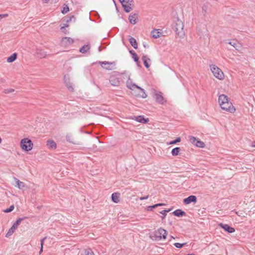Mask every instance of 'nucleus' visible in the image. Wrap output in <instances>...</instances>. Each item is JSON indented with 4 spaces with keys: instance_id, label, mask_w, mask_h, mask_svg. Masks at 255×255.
Masks as SVG:
<instances>
[{
    "instance_id": "4be33fe9",
    "label": "nucleus",
    "mask_w": 255,
    "mask_h": 255,
    "mask_svg": "<svg viewBox=\"0 0 255 255\" xmlns=\"http://www.w3.org/2000/svg\"><path fill=\"white\" fill-rule=\"evenodd\" d=\"M142 60L143 62V64L146 68L149 67V64L148 62H150V59L145 55H143L142 57Z\"/></svg>"
},
{
    "instance_id": "f3484780",
    "label": "nucleus",
    "mask_w": 255,
    "mask_h": 255,
    "mask_svg": "<svg viewBox=\"0 0 255 255\" xmlns=\"http://www.w3.org/2000/svg\"><path fill=\"white\" fill-rule=\"evenodd\" d=\"M14 179L16 183L15 186L17 187L19 189L22 190L26 187L25 184L24 182L20 181L19 179L15 177L14 178Z\"/></svg>"
},
{
    "instance_id": "ddd939ff",
    "label": "nucleus",
    "mask_w": 255,
    "mask_h": 255,
    "mask_svg": "<svg viewBox=\"0 0 255 255\" xmlns=\"http://www.w3.org/2000/svg\"><path fill=\"white\" fill-rule=\"evenodd\" d=\"M197 202V197L194 195H190L184 199V203L185 204H189L191 202L196 203Z\"/></svg>"
},
{
    "instance_id": "6ab92c4d",
    "label": "nucleus",
    "mask_w": 255,
    "mask_h": 255,
    "mask_svg": "<svg viewBox=\"0 0 255 255\" xmlns=\"http://www.w3.org/2000/svg\"><path fill=\"white\" fill-rule=\"evenodd\" d=\"M128 40H129V42L130 44L132 45V46L134 48L137 49V43L136 39L134 38L129 36Z\"/></svg>"
},
{
    "instance_id": "20e7f679",
    "label": "nucleus",
    "mask_w": 255,
    "mask_h": 255,
    "mask_svg": "<svg viewBox=\"0 0 255 255\" xmlns=\"http://www.w3.org/2000/svg\"><path fill=\"white\" fill-rule=\"evenodd\" d=\"M210 68L214 76L219 80H223L224 78V74L223 71L216 65L211 64Z\"/></svg>"
},
{
    "instance_id": "bb28decb",
    "label": "nucleus",
    "mask_w": 255,
    "mask_h": 255,
    "mask_svg": "<svg viewBox=\"0 0 255 255\" xmlns=\"http://www.w3.org/2000/svg\"><path fill=\"white\" fill-rule=\"evenodd\" d=\"M47 145L48 148L51 149H55L56 148V144L53 140H48L47 142Z\"/></svg>"
},
{
    "instance_id": "49530a36",
    "label": "nucleus",
    "mask_w": 255,
    "mask_h": 255,
    "mask_svg": "<svg viewBox=\"0 0 255 255\" xmlns=\"http://www.w3.org/2000/svg\"><path fill=\"white\" fill-rule=\"evenodd\" d=\"M50 0H42V2L44 3H47Z\"/></svg>"
},
{
    "instance_id": "603ef678",
    "label": "nucleus",
    "mask_w": 255,
    "mask_h": 255,
    "mask_svg": "<svg viewBox=\"0 0 255 255\" xmlns=\"http://www.w3.org/2000/svg\"><path fill=\"white\" fill-rule=\"evenodd\" d=\"M171 239H175V238L173 236H171Z\"/></svg>"
},
{
    "instance_id": "58836bf2",
    "label": "nucleus",
    "mask_w": 255,
    "mask_h": 255,
    "mask_svg": "<svg viewBox=\"0 0 255 255\" xmlns=\"http://www.w3.org/2000/svg\"><path fill=\"white\" fill-rule=\"evenodd\" d=\"M13 209H14V206L11 205L10 206V207L9 208H7V209L4 210V212L5 213H9V212H11Z\"/></svg>"
},
{
    "instance_id": "de8ad7c7",
    "label": "nucleus",
    "mask_w": 255,
    "mask_h": 255,
    "mask_svg": "<svg viewBox=\"0 0 255 255\" xmlns=\"http://www.w3.org/2000/svg\"><path fill=\"white\" fill-rule=\"evenodd\" d=\"M4 80L3 78H0V84L4 82Z\"/></svg>"
},
{
    "instance_id": "0eeeda50",
    "label": "nucleus",
    "mask_w": 255,
    "mask_h": 255,
    "mask_svg": "<svg viewBox=\"0 0 255 255\" xmlns=\"http://www.w3.org/2000/svg\"><path fill=\"white\" fill-rule=\"evenodd\" d=\"M121 3L125 11L126 12H129L132 10L131 3L133 2V0H119Z\"/></svg>"
},
{
    "instance_id": "a878e982",
    "label": "nucleus",
    "mask_w": 255,
    "mask_h": 255,
    "mask_svg": "<svg viewBox=\"0 0 255 255\" xmlns=\"http://www.w3.org/2000/svg\"><path fill=\"white\" fill-rule=\"evenodd\" d=\"M152 36L154 38H158L160 37L161 33L158 29H154L151 31Z\"/></svg>"
},
{
    "instance_id": "f704fd0d",
    "label": "nucleus",
    "mask_w": 255,
    "mask_h": 255,
    "mask_svg": "<svg viewBox=\"0 0 255 255\" xmlns=\"http://www.w3.org/2000/svg\"><path fill=\"white\" fill-rule=\"evenodd\" d=\"M85 255H95L91 249H86L85 251Z\"/></svg>"
},
{
    "instance_id": "09e8293b",
    "label": "nucleus",
    "mask_w": 255,
    "mask_h": 255,
    "mask_svg": "<svg viewBox=\"0 0 255 255\" xmlns=\"http://www.w3.org/2000/svg\"><path fill=\"white\" fill-rule=\"evenodd\" d=\"M42 252H43V247H40L39 254H40Z\"/></svg>"
},
{
    "instance_id": "a18cd8bd",
    "label": "nucleus",
    "mask_w": 255,
    "mask_h": 255,
    "mask_svg": "<svg viewBox=\"0 0 255 255\" xmlns=\"http://www.w3.org/2000/svg\"><path fill=\"white\" fill-rule=\"evenodd\" d=\"M0 15L1 16V18H2L7 17L8 16V14H0Z\"/></svg>"
},
{
    "instance_id": "e433bc0d",
    "label": "nucleus",
    "mask_w": 255,
    "mask_h": 255,
    "mask_svg": "<svg viewBox=\"0 0 255 255\" xmlns=\"http://www.w3.org/2000/svg\"><path fill=\"white\" fill-rule=\"evenodd\" d=\"M169 211V210H162V211L160 212V213L163 215V216L162 217V219L165 218V217L167 215V213Z\"/></svg>"
},
{
    "instance_id": "3c124183",
    "label": "nucleus",
    "mask_w": 255,
    "mask_h": 255,
    "mask_svg": "<svg viewBox=\"0 0 255 255\" xmlns=\"http://www.w3.org/2000/svg\"><path fill=\"white\" fill-rule=\"evenodd\" d=\"M252 146L255 147V141L253 142L252 143Z\"/></svg>"
},
{
    "instance_id": "7c9ffc66",
    "label": "nucleus",
    "mask_w": 255,
    "mask_h": 255,
    "mask_svg": "<svg viewBox=\"0 0 255 255\" xmlns=\"http://www.w3.org/2000/svg\"><path fill=\"white\" fill-rule=\"evenodd\" d=\"M195 145L199 147H204L205 145V143L203 142L198 140H197Z\"/></svg>"
},
{
    "instance_id": "2eb2a0df",
    "label": "nucleus",
    "mask_w": 255,
    "mask_h": 255,
    "mask_svg": "<svg viewBox=\"0 0 255 255\" xmlns=\"http://www.w3.org/2000/svg\"><path fill=\"white\" fill-rule=\"evenodd\" d=\"M64 81L68 90L70 91H73V88L72 87V83L70 82L69 77L65 75L64 77Z\"/></svg>"
},
{
    "instance_id": "dca6fc26",
    "label": "nucleus",
    "mask_w": 255,
    "mask_h": 255,
    "mask_svg": "<svg viewBox=\"0 0 255 255\" xmlns=\"http://www.w3.org/2000/svg\"><path fill=\"white\" fill-rule=\"evenodd\" d=\"M219 226L229 233H232L235 231V230L234 228L230 227L227 224H223L221 223Z\"/></svg>"
},
{
    "instance_id": "1a4fd4ad",
    "label": "nucleus",
    "mask_w": 255,
    "mask_h": 255,
    "mask_svg": "<svg viewBox=\"0 0 255 255\" xmlns=\"http://www.w3.org/2000/svg\"><path fill=\"white\" fill-rule=\"evenodd\" d=\"M152 93L156 102L162 105L166 102V101L163 98L162 94L161 92H157L155 90L153 89Z\"/></svg>"
},
{
    "instance_id": "6e6552de",
    "label": "nucleus",
    "mask_w": 255,
    "mask_h": 255,
    "mask_svg": "<svg viewBox=\"0 0 255 255\" xmlns=\"http://www.w3.org/2000/svg\"><path fill=\"white\" fill-rule=\"evenodd\" d=\"M119 73L114 72L111 75L109 78V81L111 85L113 86H119L120 85V81L118 77Z\"/></svg>"
},
{
    "instance_id": "f257e3e1",
    "label": "nucleus",
    "mask_w": 255,
    "mask_h": 255,
    "mask_svg": "<svg viewBox=\"0 0 255 255\" xmlns=\"http://www.w3.org/2000/svg\"><path fill=\"white\" fill-rule=\"evenodd\" d=\"M218 103L223 110L231 113H234L236 111V108L228 96L225 94H221L219 96Z\"/></svg>"
},
{
    "instance_id": "412c9836",
    "label": "nucleus",
    "mask_w": 255,
    "mask_h": 255,
    "mask_svg": "<svg viewBox=\"0 0 255 255\" xmlns=\"http://www.w3.org/2000/svg\"><path fill=\"white\" fill-rule=\"evenodd\" d=\"M120 194L117 192L114 193L112 195V200L116 203H118L119 201Z\"/></svg>"
},
{
    "instance_id": "f03ea898",
    "label": "nucleus",
    "mask_w": 255,
    "mask_h": 255,
    "mask_svg": "<svg viewBox=\"0 0 255 255\" xmlns=\"http://www.w3.org/2000/svg\"><path fill=\"white\" fill-rule=\"evenodd\" d=\"M174 30L179 37L183 38L184 37V24L178 18L175 21Z\"/></svg>"
},
{
    "instance_id": "393cba45",
    "label": "nucleus",
    "mask_w": 255,
    "mask_h": 255,
    "mask_svg": "<svg viewBox=\"0 0 255 255\" xmlns=\"http://www.w3.org/2000/svg\"><path fill=\"white\" fill-rule=\"evenodd\" d=\"M173 214L174 215L177 216V217L183 216H185L186 215L185 212L180 209H177V210H175L173 212Z\"/></svg>"
},
{
    "instance_id": "473e14b6",
    "label": "nucleus",
    "mask_w": 255,
    "mask_h": 255,
    "mask_svg": "<svg viewBox=\"0 0 255 255\" xmlns=\"http://www.w3.org/2000/svg\"><path fill=\"white\" fill-rule=\"evenodd\" d=\"M189 141H190V142H191L192 143L194 144L195 145V144L196 143V141H197V139L195 137L193 136H189Z\"/></svg>"
},
{
    "instance_id": "7ed1b4c3",
    "label": "nucleus",
    "mask_w": 255,
    "mask_h": 255,
    "mask_svg": "<svg viewBox=\"0 0 255 255\" xmlns=\"http://www.w3.org/2000/svg\"><path fill=\"white\" fill-rule=\"evenodd\" d=\"M127 86L128 89L132 90H133L135 89H137L139 90L141 93V94L140 95V96L141 98H145L147 97V95L145 93L144 89L133 83L129 78L127 81Z\"/></svg>"
},
{
    "instance_id": "f8f14e48",
    "label": "nucleus",
    "mask_w": 255,
    "mask_h": 255,
    "mask_svg": "<svg viewBox=\"0 0 255 255\" xmlns=\"http://www.w3.org/2000/svg\"><path fill=\"white\" fill-rule=\"evenodd\" d=\"M74 42V40L68 37H65L62 39L61 45L62 46L67 47L71 45Z\"/></svg>"
},
{
    "instance_id": "ea45409f",
    "label": "nucleus",
    "mask_w": 255,
    "mask_h": 255,
    "mask_svg": "<svg viewBox=\"0 0 255 255\" xmlns=\"http://www.w3.org/2000/svg\"><path fill=\"white\" fill-rule=\"evenodd\" d=\"M68 24H65V26H62L61 27V29L62 30L63 32L65 34H67L68 33V31L65 29V27H68Z\"/></svg>"
},
{
    "instance_id": "4c0bfd02",
    "label": "nucleus",
    "mask_w": 255,
    "mask_h": 255,
    "mask_svg": "<svg viewBox=\"0 0 255 255\" xmlns=\"http://www.w3.org/2000/svg\"><path fill=\"white\" fill-rule=\"evenodd\" d=\"M14 92V89H6L3 90V93L4 94H9Z\"/></svg>"
},
{
    "instance_id": "5701e85b",
    "label": "nucleus",
    "mask_w": 255,
    "mask_h": 255,
    "mask_svg": "<svg viewBox=\"0 0 255 255\" xmlns=\"http://www.w3.org/2000/svg\"><path fill=\"white\" fill-rule=\"evenodd\" d=\"M37 57L40 58H45L46 56V53L40 49H37L36 51Z\"/></svg>"
},
{
    "instance_id": "c9c22d12",
    "label": "nucleus",
    "mask_w": 255,
    "mask_h": 255,
    "mask_svg": "<svg viewBox=\"0 0 255 255\" xmlns=\"http://www.w3.org/2000/svg\"><path fill=\"white\" fill-rule=\"evenodd\" d=\"M69 8L67 5H65L63 8V9L61 10V12L62 13L65 14L67 13L68 11H69Z\"/></svg>"
},
{
    "instance_id": "c03bdc74",
    "label": "nucleus",
    "mask_w": 255,
    "mask_h": 255,
    "mask_svg": "<svg viewBox=\"0 0 255 255\" xmlns=\"http://www.w3.org/2000/svg\"><path fill=\"white\" fill-rule=\"evenodd\" d=\"M148 197H149L148 195H147V196H144V197H140L139 199H140V200H145V199H148Z\"/></svg>"
},
{
    "instance_id": "aec40b11",
    "label": "nucleus",
    "mask_w": 255,
    "mask_h": 255,
    "mask_svg": "<svg viewBox=\"0 0 255 255\" xmlns=\"http://www.w3.org/2000/svg\"><path fill=\"white\" fill-rule=\"evenodd\" d=\"M135 120L136 121L138 122L141 123H146L148 122V119H145L143 116H139L137 117H135Z\"/></svg>"
},
{
    "instance_id": "9b49d317",
    "label": "nucleus",
    "mask_w": 255,
    "mask_h": 255,
    "mask_svg": "<svg viewBox=\"0 0 255 255\" xmlns=\"http://www.w3.org/2000/svg\"><path fill=\"white\" fill-rule=\"evenodd\" d=\"M22 220L20 218H19L18 220H17L12 225L11 227L9 229L8 231L6 237H8L9 236H11L15 229L17 228V227L19 225L20 223H21Z\"/></svg>"
},
{
    "instance_id": "72a5a7b5",
    "label": "nucleus",
    "mask_w": 255,
    "mask_h": 255,
    "mask_svg": "<svg viewBox=\"0 0 255 255\" xmlns=\"http://www.w3.org/2000/svg\"><path fill=\"white\" fill-rule=\"evenodd\" d=\"M186 244V243L180 244L179 243H176L174 244V246L177 248L180 249Z\"/></svg>"
},
{
    "instance_id": "37998d69",
    "label": "nucleus",
    "mask_w": 255,
    "mask_h": 255,
    "mask_svg": "<svg viewBox=\"0 0 255 255\" xmlns=\"http://www.w3.org/2000/svg\"><path fill=\"white\" fill-rule=\"evenodd\" d=\"M46 237L45 238H43V239H42L40 241V245H41V247H43V244H44V240L46 239Z\"/></svg>"
},
{
    "instance_id": "423d86ee",
    "label": "nucleus",
    "mask_w": 255,
    "mask_h": 255,
    "mask_svg": "<svg viewBox=\"0 0 255 255\" xmlns=\"http://www.w3.org/2000/svg\"><path fill=\"white\" fill-rule=\"evenodd\" d=\"M20 146L23 150L29 151L32 149L33 143L30 139L25 138L21 139Z\"/></svg>"
},
{
    "instance_id": "79ce46f5",
    "label": "nucleus",
    "mask_w": 255,
    "mask_h": 255,
    "mask_svg": "<svg viewBox=\"0 0 255 255\" xmlns=\"http://www.w3.org/2000/svg\"><path fill=\"white\" fill-rule=\"evenodd\" d=\"M163 205H164V204H163V203L157 204L154 205L153 206H149L148 208L152 209V208H154L157 206H163Z\"/></svg>"
},
{
    "instance_id": "a211bd4d",
    "label": "nucleus",
    "mask_w": 255,
    "mask_h": 255,
    "mask_svg": "<svg viewBox=\"0 0 255 255\" xmlns=\"http://www.w3.org/2000/svg\"><path fill=\"white\" fill-rule=\"evenodd\" d=\"M90 44H87L83 46L80 49L79 51L82 53H86L89 51L90 49Z\"/></svg>"
},
{
    "instance_id": "4468645a",
    "label": "nucleus",
    "mask_w": 255,
    "mask_h": 255,
    "mask_svg": "<svg viewBox=\"0 0 255 255\" xmlns=\"http://www.w3.org/2000/svg\"><path fill=\"white\" fill-rule=\"evenodd\" d=\"M138 18L137 14V13H131L128 17V20L129 22L131 24H135L137 22V19Z\"/></svg>"
},
{
    "instance_id": "cd10ccee",
    "label": "nucleus",
    "mask_w": 255,
    "mask_h": 255,
    "mask_svg": "<svg viewBox=\"0 0 255 255\" xmlns=\"http://www.w3.org/2000/svg\"><path fill=\"white\" fill-rule=\"evenodd\" d=\"M17 54L16 53H14L7 58L6 61L8 63H11L15 60Z\"/></svg>"
},
{
    "instance_id": "2f4dec72",
    "label": "nucleus",
    "mask_w": 255,
    "mask_h": 255,
    "mask_svg": "<svg viewBox=\"0 0 255 255\" xmlns=\"http://www.w3.org/2000/svg\"><path fill=\"white\" fill-rule=\"evenodd\" d=\"M132 58L133 59L134 61L136 63L137 65H138L139 58L137 54L136 53H133Z\"/></svg>"
},
{
    "instance_id": "8fccbe9b",
    "label": "nucleus",
    "mask_w": 255,
    "mask_h": 255,
    "mask_svg": "<svg viewBox=\"0 0 255 255\" xmlns=\"http://www.w3.org/2000/svg\"><path fill=\"white\" fill-rule=\"evenodd\" d=\"M129 53L131 54V56H132V54L133 53H135L134 51H133L132 50H130L129 51Z\"/></svg>"
},
{
    "instance_id": "c85d7f7f",
    "label": "nucleus",
    "mask_w": 255,
    "mask_h": 255,
    "mask_svg": "<svg viewBox=\"0 0 255 255\" xmlns=\"http://www.w3.org/2000/svg\"><path fill=\"white\" fill-rule=\"evenodd\" d=\"M180 151V147L174 148L171 151V154L173 156H176L179 154Z\"/></svg>"
},
{
    "instance_id": "a19ab883",
    "label": "nucleus",
    "mask_w": 255,
    "mask_h": 255,
    "mask_svg": "<svg viewBox=\"0 0 255 255\" xmlns=\"http://www.w3.org/2000/svg\"><path fill=\"white\" fill-rule=\"evenodd\" d=\"M180 141H181L180 138L177 137L175 140L170 141L169 143V144H175L177 142H180Z\"/></svg>"
},
{
    "instance_id": "39448f33",
    "label": "nucleus",
    "mask_w": 255,
    "mask_h": 255,
    "mask_svg": "<svg viewBox=\"0 0 255 255\" xmlns=\"http://www.w3.org/2000/svg\"><path fill=\"white\" fill-rule=\"evenodd\" d=\"M153 235L155 240H157L158 241L161 240H165L167 237V232L164 229L160 228L154 232Z\"/></svg>"
},
{
    "instance_id": "c756f323",
    "label": "nucleus",
    "mask_w": 255,
    "mask_h": 255,
    "mask_svg": "<svg viewBox=\"0 0 255 255\" xmlns=\"http://www.w3.org/2000/svg\"><path fill=\"white\" fill-rule=\"evenodd\" d=\"M229 43L233 46L234 48H235L236 50H239V48L240 47V44L236 42L231 41Z\"/></svg>"
},
{
    "instance_id": "b1692460",
    "label": "nucleus",
    "mask_w": 255,
    "mask_h": 255,
    "mask_svg": "<svg viewBox=\"0 0 255 255\" xmlns=\"http://www.w3.org/2000/svg\"><path fill=\"white\" fill-rule=\"evenodd\" d=\"M66 139L67 141H68L69 142L71 143L72 144H79L78 143H77L76 141H74L73 137L70 134H68L66 135Z\"/></svg>"
},
{
    "instance_id": "9d476101",
    "label": "nucleus",
    "mask_w": 255,
    "mask_h": 255,
    "mask_svg": "<svg viewBox=\"0 0 255 255\" xmlns=\"http://www.w3.org/2000/svg\"><path fill=\"white\" fill-rule=\"evenodd\" d=\"M102 67L106 70H112L115 69L116 63L115 62H110L107 61L100 62Z\"/></svg>"
}]
</instances>
